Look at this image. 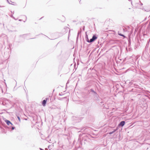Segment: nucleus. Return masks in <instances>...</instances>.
Returning <instances> with one entry per match:
<instances>
[{"mask_svg":"<svg viewBox=\"0 0 150 150\" xmlns=\"http://www.w3.org/2000/svg\"><path fill=\"white\" fill-rule=\"evenodd\" d=\"M97 38L96 36L95 35H93L92 38L90 39V42H93L95 40L97 39Z\"/></svg>","mask_w":150,"mask_h":150,"instance_id":"nucleus-1","label":"nucleus"},{"mask_svg":"<svg viewBox=\"0 0 150 150\" xmlns=\"http://www.w3.org/2000/svg\"><path fill=\"white\" fill-rule=\"evenodd\" d=\"M125 123V121H122L120 122V124H119V125L121 126H123L124 125Z\"/></svg>","mask_w":150,"mask_h":150,"instance_id":"nucleus-2","label":"nucleus"},{"mask_svg":"<svg viewBox=\"0 0 150 150\" xmlns=\"http://www.w3.org/2000/svg\"><path fill=\"white\" fill-rule=\"evenodd\" d=\"M47 102V100H44L42 102V104L43 106H45Z\"/></svg>","mask_w":150,"mask_h":150,"instance_id":"nucleus-3","label":"nucleus"},{"mask_svg":"<svg viewBox=\"0 0 150 150\" xmlns=\"http://www.w3.org/2000/svg\"><path fill=\"white\" fill-rule=\"evenodd\" d=\"M5 122H6V123L8 125H9L10 124H11V125H12V123L8 120H6L5 121Z\"/></svg>","mask_w":150,"mask_h":150,"instance_id":"nucleus-4","label":"nucleus"},{"mask_svg":"<svg viewBox=\"0 0 150 150\" xmlns=\"http://www.w3.org/2000/svg\"><path fill=\"white\" fill-rule=\"evenodd\" d=\"M86 41H87V42H90V40H89V39H88V35H86Z\"/></svg>","mask_w":150,"mask_h":150,"instance_id":"nucleus-5","label":"nucleus"},{"mask_svg":"<svg viewBox=\"0 0 150 150\" xmlns=\"http://www.w3.org/2000/svg\"><path fill=\"white\" fill-rule=\"evenodd\" d=\"M115 131V130L113 131V132H110L109 133V134H112Z\"/></svg>","mask_w":150,"mask_h":150,"instance_id":"nucleus-6","label":"nucleus"},{"mask_svg":"<svg viewBox=\"0 0 150 150\" xmlns=\"http://www.w3.org/2000/svg\"><path fill=\"white\" fill-rule=\"evenodd\" d=\"M18 119L20 121V117H18Z\"/></svg>","mask_w":150,"mask_h":150,"instance_id":"nucleus-7","label":"nucleus"},{"mask_svg":"<svg viewBox=\"0 0 150 150\" xmlns=\"http://www.w3.org/2000/svg\"><path fill=\"white\" fill-rule=\"evenodd\" d=\"M14 129V127H13L12 128V130Z\"/></svg>","mask_w":150,"mask_h":150,"instance_id":"nucleus-8","label":"nucleus"},{"mask_svg":"<svg viewBox=\"0 0 150 150\" xmlns=\"http://www.w3.org/2000/svg\"><path fill=\"white\" fill-rule=\"evenodd\" d=\"M40 149L41 150H43V149H41V148H40Z\"/></svg>","mask_w":150,"mask_h":150,"instance_id":"nucleus-9","label":"nucleus"}]
</instances>
